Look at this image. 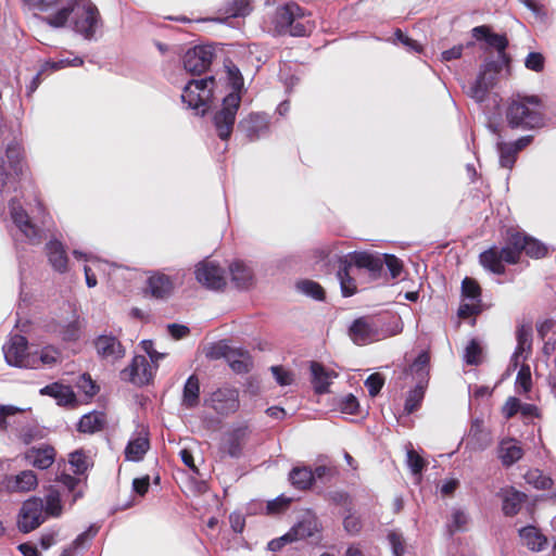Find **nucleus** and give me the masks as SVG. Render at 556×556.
<instances>
[{
  "label": "nucleus",
  "mask_w": 556,
  "mask_h": 556,
  "mask_svg": "<svg viewBox=\"0 0 556 556\" xmlns=\"http://www.w3.org/2000/svg\"><path fill=\"white\" fill-rule=\"evenodd\" d=\"M424 387L421 384V381H419L416 388L409 391L405 401L404 412L406 414L414 413L420 406L424 400Z\"/></svg>",
  "instance_id": "nucleus-41"
},
{
  "label": "nucleus",
  "mask_w": 556,
  "mask_h": 556,
  "mask_svg": "<svg viewBox=\"0 0 556 556\" xmlns=\"http://www.w3.org/2000/svg\"><path fill=\"white\" fill-rule=\"evenodd\" d=\"M231 281L236 288L247 290L254 283L252 268L241 261H235L229 265Z\"/></svg>",
  "instance_id": "nucleus-28"
},
{
  "label": "nucleus",
  "mask_w": 556,
  "mask_h": 556,
  "mask_svg": "<svg viewBox=\"0 0 556 556\" xmlns=\"http://www.w3.org/2000/svg\"><path fill=\"white\" fill-rule=\"evenodd\" d=\"M240 103L241 96L238 92H230L223 99L222 108L214 114L213 124L222 140L229 139Z\"/></svg>",
  "instance_id": "nucleus-9"
},
{
  "label": "nucleus",
  "mask_w": 556,
  "mask_h": 556,
  "mask_svg": "<svg viewBox=\"0 0 556 556\" xmlns=\"http://www.w3.org/2000/svg\"><path fill=\"white\" fill-rule=\"evenodd\" d=\"M232 349L226 341H218L205 349V356L210 359L225 358L227 361Z\"/></svg>",
  "instance_id": "nucleus-44"
},
{
  "label": "nucleus",
  "mask_w": 556,
  "mask_h": 556,
  "mask_svg": "<svg viewBox=\"0 0 556 556\" xmlns=\"http://www.w3.org/2000/svg\"><path fill=\"white\" fill-rule=\"evenodd\" d=\"M464 361L468 365H479L482 361V348L475 339L470 340L464 351Z\"/></svg>",
  "instance_id": "nucleus-45"
},
{
  "label": "nucleus",
  "mask_w": 556,
  "mask_h": 556,
  "mask_svg": "<svg viewBox=\"0 0 556 556\" xmlns=\"http://www.w3.org/2000/svg\"><path fill=\"white\" fill-rule=\"evenodd\" d=\"M43 501L39 497H30L25 501L18 514L17 528L23 533H28L38 528L46 519Z\"/></svg>",
  "instance_id": "nucleus-10"
},
{
  "label": "nucleus",
  "mask_w": 556,
  "mask_h": 556,
  "mask_svg": "<svg viewBox=\"0 0 556 556\" xmlns=\"http://www.w3.org/2000/svg\"><path fill=\"white\" fill-rule=\"evenodd\" d=\"M525 479L527 483L531 484L533 488L538 490L551 489L553 484V480L549 477L543 475V472L539 469L529 470L525 475Z\"/></svg>",
  "instance_id": "nucleus-40"
},
{
  "label": "nucleus",
  "mask_w": 556,
  "mask_h": 556,
  "mask_svg": "<svg viewBox=\"0 0 556 556\" xmlns=\"http://www.w3.org/2000/svg\"><path fill=\"white\" fill-rule=\"evenodd\" d=\"M61 351L53 345H46L31 350L30 357L34 358V366L29 368L52 367L61 361Z\"/></svg>",
  "instance_id": "nucleus-30"
},
{
  "label": "nucleus",
  "mask_w": 556,
  "mask_h": 556,
  "mask_svg": "<svg viewBox=\"0 0 556 556\" xmlns=\"http://www.w3.org/2000/svg\"><path fill=\"white\" fill-rule=\"evenodd\" d=\"M520 409V401L517 397H508L503 406V415L505 418L509 419L514 417Z\"/></svg>",
  "instance_id": "nucleus-64"
},
{
  "label": "nucleus",
  "mask_w": 556,
  "mask_h": 556,
  "mask_svg": "<svg viewBox=\"0 0 556 556\" xmlns=\"http://www.w3.org/2000/svg\"><path fill=\"white\" fill-rule=\"evenodd\" d=\"M41 395H48L56 401L60 406L72 407L76 404V395L71 387L53 382L40 389Z\"/></svg>",
  "instance_id": "nucleus-27"
},
{
  "label": "nucleus",
  "mask_w": 556,
  "mask_h": 556,
  "mask_svg": "<svg viewBox=\"0 0 556 556\" xmlns=\"http://www.w3.org/2000/svg\"><path fill=\"white\" fill-rule=\"evenodd\" d=\"M506 119L513 128L533 129L542 127L544 117L538 97H521L513 100L506 110Z\"/></svg>",
  "instance_id": "nucleus-4"
},
{
  "label": "nucleus",
  "mask_w": 556,
  "mask_h": 556,
  "mask_svg": "<svg viewBox=\"0 0 556 556\" xmlns=\"http://www.w3.org/2000/svg\"><path fill=\"white\" fill-rule=\"evenodd\" d=\"M383 384H384V378L378 372L371 374L365 380V387L367 388L368 393L371 397H375L376 395L379 394Z\"/></svg>",
  "instance_id": "nucleus-57"
},
{
  "label": "nucleus",
  "mask_w": 556,
  "mask_h": 556,
  "mask_svg": "<svg viewBox=\"0 0 556 556\" xmlns=\"http://www.w3.org/2000/svg\"><path fill=\"white\" fill-rule=\"evenodd\" d=\"M296 289L315 300H323L324 299V290L320 287L319 283L312 281V280H302L296 283Z\"/></svg>",
  "instance_id": "nucleus-47"
},
{
  "label": "nucleus",
  "mask_w": 556,
  "mask_h": 556,
  "mask_svg": "<svg viewBox=\"0 0 556 556\" xmlns=\"http://www.w3.org/2000/svg\"><path fill=\"white\" fill-rule=\"evenodd\" d=\"M184 271H177L174 277L155 271L147 280V291L155 299H167L173 293L175 286L184 282Z\"/></svg>",
  "instance_id": "nucleus-16"
},
{
  "label": "nucleus",
  "mask_w": 556,
  "mask_h": 556,
  "mask_svg": "<svg viewBox=\"0 0 556 556\" xmlns=\"http://www.w3.org/2000/svg\"><path fill=\"white\" fill-rule=\"evenodd\" d=\"M516 387L519 392H528L531 388V371L528 365H525L518 371Z\"/></svg>",
  "instance_id": "nucleus-54"
},
{
  "label": "nucleus",
  "mask_w": 556,
  "mask_h": 556,
  "mask_svg": "<svg viewBox=\"0 0 556 556\" xmlns=\"http://www.w3.org/2000/svg\"><path fill=\"white\" fill-rule=\"evenodd\" d=\"M309 369L315 392L318 394L329 392V387L333 379L338 377V374L317 362H312Z\"/></svg>",
  "instance_id": "nucleus-25"
},
{
  "label": "nucleus",
  "mask_w": 556,
  "mask_h": 556,
  "mask_svg": "<svg viewBox=\"0 0 556 556\" xmlns=\"http://www.w3.org/2000/svg\"><path fill=\"white\" fill-rule=\"evenodd\" d=\"M68 464L76 475H83L89 467V460L83 451H75L70 454Z\"/></svg>",
  "instance_id": "nucleus-46"
},
{
  "label": "nucleus",
  "mask_w": 556,
  "mask_h": 556,
  "mask_svg": "<svg viewBox=\"0 0 556 556\" xmlns=\"http://www.w3.org/2000/svg\"><path fill=\"white\" fill-rule=\"evenodd\" d=\"M468 516L462 509H454L452 513L451 523H448V530L451 533L456 531L465 530L466 525L468 523Z\"/></svg>",
  "instance_id": "nucleus-51"
},
{
  "label": "nucleus",
  "mask_w": 556,
  "mask_h": 556,
  "mask_svg": "<svg viewBox=\"0 0 556 556\" xmlns=\"http://www.w3.org/2000/svg\"><path fill=\"white\" fill-rule=\"evenodd\" d=\"M200 403V381L195 375H191L185 382L181 397V406L186 409L195 408Z\"/></svg>",
  "instance_id": "nucleus-31"
},
{
  "label": "nucleus",
  "mask_w": 556,
  "mask_h": 556,
  "mask_svg": "<svg viewBox=\"0 0 556 556\" xmlns=\"http://www.w3.org/2000/svg\"><path fill=\"white\" fill-rule=\"evenodd\" d=\"M204 404L222 416L235 414L240 406L239 391L229 387L219 388L205 399Z\"/></svg>",
  "instance_id": "nucleus-11"
},
{
  "label": "nucleus",
  "mask_w": 556,
  "mask_h": 556,
  "mask_svg": "<svg viewBox=\"0 0 556 556\" xmlns=\"http://www.w3.org/2000/svg\"><path fill=\"white\" fill-rule=\"evenodd\" d=\"M64 0H23V3L34 11L48 12L54 9L58 4L63 5Z\"/></svg>",
  "instance_id": "nucleus-50"
},
{
  "label": "nucleus",
  "mask_w": 556,
  "mask_h": 556,
  "mask_svg": "<svg viewBox=\"0 0 556 556\" xmlns=\"http://www.w3.org/2000/svg\"><path fill=\"white\" fill-rule=\"evenodd\" d=\"M227 79L231 86V92H238L241 96V89L243 88V78L237 66L233 64L226 65Z\"/></svg>",
  "instance_id": "nucleus-49"
},
{
  "label": "nucleus",
  "mask_w": 556,
  "mask_h": 556,
  "mask_svg": "<svg viewBox=\"0 0 556 556\" xmlns=\"http://www.w3.org/2000/svg\"><path fill=\"white\" fill-rule=\"evenodd\" d=\"M387 266L392 279L400 277L403 270V262L393 254H383V266Z\"/></svg>",
  "instance_id": "nucleus-52"
},
{
  "label": "nucleus",
  "mask_w": 556,
  "mask_h": 556,
  "mask_svg": "<svg viewBox=\"0 0 556 556\" xmlns=\"http://www.w3.org/2000/svg\"><path fill=\"white\" fill-rule=\"evenodd\" d=\"M98 532V528L94 527V526H90L85 532L80 533L72 543V546H70L68 548H71V552L73 549H78V548H81L84 547V545L86 544V542L90 539H92Z\"/></svg>",
  "instance_id": "nucleus-60"
},
{
  "label": "nucleus",
  "mask_w": 556,
  "mask_h": 556,
  "mask_svg": "<svg viewBox=\"0 0 556 556\" xmlns=\"http://www.w3.org/2000/svg\"><path fill=\"white\" fill-rule=\"evenodd\" d=\"M320 523L312 511H305L301 519L287 532L291 541L305 540L308 538L319 539Z\"/></svg>",
  "instance_id": "nucleus-22"
},
{
  "label": "nucleus",
  "mask_w": 556,
  "mask_h": 556,
  "mask_svg": "<svg viewBox=\"0 0 556 556\" xmlns=\"http://www.w3.org/2000/svg\"><path fill=\"white\" fill-rule=\"evenodd\" d=\"M523 455V451L515 440L502 441L498 448V457L503 465L510 466L519 460Z\"/></svg>",
  "instance_id": "nucleus-34"
},
{
  "label": "nucleus",
  "mask_w": 556,
  "mask_h": 556,
  "mask_svg": "<svg viewBox=\"0 0 556 556\" xmlns=\"http://www.w3.org/2000/svg\"><path fill=\"white\" fill-rule=\"evenodd\" d=\"M406 456L407 465L412 473L415 476L420 475L425 466L424 458L420 455H418L414 450H408Z\"/></svg>",
  "instance_id": "nucleus-58"
},
{
  "label": "nucleus",
  "mask_w": 556,
  "mask_h": 556,
  "mask_svg": "<svg viewBox=\"0 0 556 556\" xmlns=\"http://www.w3.org/2000/svg\"><path fill=\"white\" fill-rule=\"evenodd\" d=\"M149 447L150 444L148 438L139 434L128 442L125 448V457L127 460L139 462L143 458Z\"/></svg>",
  "instance_id": "nucleus-33"
},
{
  "label": "nucleus",
  "mask_w": 556,
  "mask_h": 556,
  "mask_svg": "<svg viewBox=\"0 0 556 556\" xmlns=\"http://www.w3.org/2000/svg\"><path fill=\"white\" fill-rule=\"evenodd\" d=\"M500 71L501 64L498 62L484 63L477 79L470 86L468 94L477 102L484 101L489 90L494 86L495 76Z\"/></svg>",
  "instance_id": "nucleus-15"
},
{
  "label": "nucleus",
  "mask_w": 556,
  "mask_h": 556,
  "mask_svg": "<svg viewBox=\"0 0 556 556\" xmlns=\"http://www.w3.org/2000/svg\"><path fill=\"white\" fill-rule=\"evenodd\" d=\"M505 241V247H492L480 254L481 265L496 275L505 273L504 263L516 264L521 252L532 258L547 254V247L543 242L516 228L507 229Z\"/></svg>",
  "instance_id": "nucleus-1"
},
{
  "label": "nucleus",
  "mask_w": 556,
  "mask_h": 556,
  "mask_svg": "<svg viewBox=\"0 0 556 556\" xmlns=\"http://www.w3.org/2000/svg\"><path fill=\"white\" fill-rule=\"evenodd\" d=\"M9 215L12 224L20 233L30 243L37 245L41 242L42 230L39 224L46 223L47 212L36 194H16L9 200Z\"/></svg>",
  "instance_id": "nucleus-3"
},
{
  "label": "nucleus",
  "mask_w": 556,
  "mask_h": 556,
  "mask_svg": "<svg viewBox=\"0 0 556 556\" xmlns=\"http://www.w3.org/2000/svg\"><path fill=\"white\" fill-rule=\"evenodd\" d=\"M31 350L25 337L15 334L3 345V354L7 363L11 366L29 368L34 366V358L30 357Z\"/></svg>",
  "instance_id": "nucleus-12"
},
{
  "label": "nucleus",
  "mask_w": 556,
  "mask_h": 556,
  "mask_svg": "<svg viewBox=\"0 0 556 556\" xmlns=\"http://www.w3.org/2000/svg\"><path fill=\"white\" fill-rule=\"evenodd\" d=\"M403 327L396 325L393 331L384 330L379 320L362 317L356 319L350 327V337L358 345H365L387 337L400 333Z\"/></svg>",
  "instance_id": "nucleus-8"
},
{
  "label": "nucleus",
  "mask_w": 556,
  "mask_h": 556,
  "mask_svg": "<svg viewBox=\"0 0 556 556\" xmlns=\"http://www.w3.org/2000/svg\"><path fill=\"white\" fill-rule=\"evenodd\" d=\"M214 84L215 80L212 76L189 81L181 93L182 102L189 109L194 110L197 114H205L213 96Z\"/></svg>",
  "instance_id": "nucleus-7"
},
{
  "label": "nucleus",
  "mask_w": 556,
  "mask_h": 556,
  "mask_svg": "<svg viewBox=\"0 0 556 556\" xmlns=\"http://www.w3.org/2000/svg\"><path fill=\"white\" fill-rule=\"evenodd\" d=\"M519 535L522 543L533 552L542 551L547 543L546 538L532 526L522 528L519 531Z\"/></svg>",
  "instance_id": "nucleus-32"
},
{
  "label": "nucleus",
  "mask_w": 556,
  "mask_h": 556,
  "mask_svg": "<svg viewBox=\"0 0 556 556\" xmlns=\"http://www.w3.org/2000/svg\"><path fill=\"white\" fill-rule=\"evenodd\" d=\"M464 302L458 308L462 318L478 315L481 312V288L475 279L466 277L462 282Z\"/></svg>",
  "instance_id": "nucleus-17"
},
{
  "label": "nucleus",
  "mask_w": 556,
  "mask_h": 556,
  "mask_svg": "<svg viewBox=\"0 0 556 556\" xmlns=\"http://www.w3.org/2000/svg\"><path fill=\"white\" fill-rule=\"evenodd\" d=\"M250 11V0H233L226 12L230 17H238L248 15Z\"/></svg>",
  "instance_id": "nucleus-56"
},
{
  "label": "nucleus",
  "mask_w": 556,
  "mask_h": 556,
  "mask_svg": "<svg viewBox=\"0 0 556 556\" xmlns=\"http://www.w3.org/2000/svg\"><path fill=\"white\" fill-rule=\"evenodd\" d=\"M4 483L10 492H29L38 485V478L33 470H23L8 476Z\"/></svg>",
  "instance_id": "nucleus-26"
},
{
  "label": "nucleus",
  "mask_w": 556,
  "mask_h": 556,
  "mask_svg": "<svg viewBox=\"0 0 556 556\" xmlns=\"http://www.w3.org/2000/svg\"><path fill=\"white\" fill-rule=\"evenodd\" d=\"M388 540L392 548V553L394 556H403L405 553V540L402 533L396 531H391L388 534Z\"/></svg>",
  "instance_id": "nucleus-55"
},
{
  "label": "nucleus",
  "mask_w": 556,
  "mask_h": 556,
  "mask_svg": "<svg viewBox=\"0 0 556 556\" xmlns=\"http://www.w3.org/2000/svg\"><path fill=\"white\" fill-rule=\"evenodd\" d=\"M497 151L500 154V163L502 168L511 169L516 161V154L518 153L515 152L514 146H509L508 143L505 142H498Z\"/></svg>",
  "instance_id": "nucleus-43"
},
{
  "label": "nucleus",
  "mask_w": 556,
  "mask_h": 556,
  "mask_svg": "<svg viewBox=\"0 0 556 556\" xmlns=\"http://www.w3.org/2000/svg\"><path fill=\"white\" fill-rule=\"evenodd\" d=\"M58 332L64 341H76L80 334V327L77 318L70 320L65 325H61Z\"/></svg>",
  "instance_id": "nucleus-48"
},
{
  "label": "nucleus",
  "mask_w": 556,
  "mask_h": 556,
  "mask_svg": "<svg viewBox=\"0 0 556 556\" xmlns=\"http://www.w3.org/2000/svg\"><path fill=\"white\" fill-rule=\"evenodd\" d=\"M195 279L203 287L211 290H220L226 286V274L214 261L205 260L195 266Z\"/></svg>",
  "instance_id": "nucleus-14"
},
{
  "label": "nucleus",
  "mask_w": 556,
  "mask_h": 556,
  "mask_svg": "<svg viewBox=\"0 0 556 556\" xmlns=\"http://www.w3.org/2000/svg\"><path fill=\"white\" fill-rule=\"evenodd\" d=\"M45 21L55 28L71 26L86 39L93 38L102 24L98 9L90 0H64L63 5Z\"/></svg>",
  "instance_id": "nucleus-2"
},
{
  "label": "nucleus",
  "mask_w": 556,
  "mask_h": 556,
  "mask_svg": "<svg viewBox=\"0 0 556 556\" xmlns=\"http://www.w3.org/2000/svg\"><path fill=\"white\" fill-rule=\"evenodd\" d=\"M517 348L511 357V362L514 363V367L516 368L518 365V358L527 351H530L531 348V333L526 329H520L517 334Z\"/></svg>",
  "instance_id": "nucleus-42"
},
{
  "label": "nucleus",
  "mask_w": 556,
  "mask_h": 556,
  "mask_svg": "<svg viewBox=\"0 0 556 556\" xmlns=\"http://www.w3.org/2000/svg\"><path fill=\"white\" fill-rule=\"evenodd\" d=\"M213 55V49L210 46L189 49L184 56V67L190 74L200 75L208 68Z\"/></svg>",
  "instance_id": "nucleus-20"
},
{
  "label": "nucleus",
  "mask_w": 556,
  "mask_h": 556,
  "mask_svg": "<svg viewBox=\"0 0 556 556\" xmlns=\"http://www.w3.org/2000/svg\"><path fill=\"white\" fill-rule=\"evenodd\" d=\"M472 36L477 40H485L488 46L494 48L497 51L501 66L508 62L505 49L508 41L505 36L490 33L486 26H478L472 29Z\"/></svg>",
  "instance_id": "nucleus-24"
},
{
  "label": "nucleus",
  "mask_w": 556,
  "mask_h": 556,
  "mask_svg": "<svg viewBox=\"0 0 556 556\" xmlns=\"http://www.w3.org/2000/svg\"><path fill=\"white\" fill-rule=\"evenodd\" d=\"M157 365H152L143 355H137L131 364L121 371V378L131 383L148 384L154 377Z\"/></svg>",
  "instance_id": "nucleus-13"
},
{
  "label": "nucleus",
  "mask_w": 556,
  "mask_h": 556,
  "mask_svg": "<svg viewBox=\"0 0 556 556\" xmlns=\"http://www.w3.org/2000/svg\"><path fill=\"white\" fill-rule=\"evenodd\" d=\"M55 484L51 485L46 495V505L43 511L48 516L59 517L62 514L61 497L64 492L73 493L72 503L76 502L81 496L80 492H75L77 484L80 480L68 473L62 472L56 476Z\"/></svg>",
  "instance_id": "nucleus-6"
},
{
  "label": "nucleus",
  "mask_w": 556,
  "mask_h": 556,
  "mask_svg": "<svg viewBox=\"0 0 556 556\" xmlns=\"http://www.w3.org/2000/svg\"><path fill=\"white\" fill-rule=\"evenodd\" d=\"M337 277L340 282L341 292L343 296H351L356 293V282L354 278L351 277L348 266H343L342 268H340L338 270Z\"/></svg>",
  "instance_id": "nucleus-39"
},
{
  "label": "nucleus",
  "mask_w": 556,
  "mask_h": 556,
  "mask_svg": "<svg viewBox=\"0 0 556 556\" xmlns=\"http://www.w3.org/2000/svg\"><path fill=\"white\" fill-rule=\"evenodd\" d=\"M269 117L263 113H249L238 123V131L249 141H256L269 131Z\"/></svg>",
  "instance_id": "nucleus-18"
},
{
  "label": "nucleus",
  "mask_w": 556,
  "mask_h": 556,
  "mask_svg": "<svg viewBox=\"0 0 556 556\" xmlns=\"http://www.w3.org/2000/svg\"><path fill=\"white\" fill-rule=\"evenodd\" d=\"M429 363V355L426 352L420 353L415 362L410 365L409 370L412 374L417 375L422 382L427 375V366Z\"/></svg>",
  "instance_id": "nucleus-53"
},
{
  "label": "nucleus",
  "mask_w": 556,
  "mask_h": 556,
  "mask_svg": "<svg viewBox=\"0 0 556 556\" xmlns=\"http://www.w3.org/2000/svg\"><path fill=\"white\" fill-rule=\"evenodd\" d=\"M271 372L276 379V381L280 384V386H289L292 383L293 381V378H292V375L285 370L282 367L280 366H273L271 367Z\"/></svg>",
  "instance_id": "nucleus-63"
},
{
  "label": "nucleus",
  "mask_w": 556,
  "mask_h": 556,
  "mask_svg": "<svg viewBox=\"0 0 556 556\" xmlns=\"http://www.w3.org/2000/svg\"><path fill=\"white\" fill-rule=\"evenodd\" d=\"M350 262L357 268L368 270L372 279H377L383 271V254L368 251H355L348 255Z\"/></svg>",
  "instance_id": "nucleus-21"
},
{
  "label": "nucleus",
  "mask_w": 556,
  "mask_h": 556,
  "mask_svg": "<svg viewBox=\"0 0 556 556\" xmlns=\"http://www.w3.org/2000/svg\"><path fill=\"white\" fill-rule=\"evenodd\" d=\"M105 417L102 413L92 412L84 415L78 422V430L84 433H94L102 429Z\"/></svg>",
  "instance_id": "nucleus-36"
},
{
  "label": "nucleus",
  "mask_w": 556,
  "mask_h": 556,
  "mask_svg": "<svg viewBox=\"0 0 556 556\" xmlns=\"http://www.w3.org/2000/svg\"><path fill=\"white\" fill-rule=\"evenodd\" d=\"M46 255L49 265L52 269L59 274H65L68 271V256L65 250V245L58 239H50L46 243Z\"/></svg>",
  "instance_id": "nucleus-23"
},
{
  "label": "nucleus",
  "mask_w": 556,
  "mask_h": 556,
  "mask_svg": "<svg viewBox=\"0 0 556 556\" xmlns=\"http://www.w3.org/2000/svg\"><path fill=\"white\" fill-rule=\"evenodd\" d=\"M340 409L344 414H355L358 409V401L353 394L345 395L340 402Z\"/></svg>",
  "instance_id": "nucleus-62"
},
{
  "label": "nucleus",
  "mask_w": 556,
  "mask_h": 556,
  "mask_svg": "<svg viewBox=\"0 0 556 556\" xmlns=\"http://www.w3.org/2000/svg\"><path fill=\"white\" fill-rule=\"evenodd\" d=\"M54 458L55 451L49 445L31 447L25 453L26 462L38 469L49 468L53 464Z\"/></svg>",
  "instance_id": "nucleus-29"
},
{
  "label": "nucleus",
  "mask_w": 556,
  "mask_h": 556,
  "mask_svg": "<svg viewBox=\"0 0 556 556\" xmlns=\"http://www.w3.org/2000/svg\"><path fill=\"white\" fill-rule=\"evenodd\" d=\"M276 30L280 34L305 36L312 29L303 10L296 3H288L278 8L274 18Z\"/></svg>",
  "instance_id": "nucleus-5"
},
{
  "label": "nucleus",
  "mask_w": 556,
  "mask_h": 556,
  "mask_svg": "<svg viewBox=\"0 0 556 556\" xmlns=\"http://www.w3.org/2000/svg\"><path fill=\"white\" fill-rule=\"evenodd\" d=\"M526 495L521 492H518L516 490H511L506 493L504 501H503V511L507 516H514L516 515L522 502L525 501Z\"/></svg>",
  "instance_id": "nucleus-38"
},
{
  "label": "nucleus",
  "mask_w": 556,
  "mask_h": 556,
  "mask_svg": "<svg viewBox=\"0 0 556 556\" xmlns=\"http://www.w3.org/2000/svg\"><path fill=\"white\" fill-rule=\"evenodd\" d=\"M17 176H0V203L4 199V194L9 193L11 189L16 191L18 185Z\"/></svg>",
  "instance_id": "nucleus-61"
},
{
  "label": "nucleus",
  "mask_w": 556,
  "mask_h": 556,
  "mask_svg": "<svg viewBox=\"0 0 556 556\" xmlns=\"http://www.w3.org/2000/svg\"><path fill=\"white\" fill-rule=\"evenodd\" d=\"M227 363L229 364L230 368L237 374L248 372L252 364L248 351L236 348H233L232 351L230 352L227 358Z\"/></svg>",
  "instance_id": "nucleus-35"
},
{
  "label": "nucleus",
  "mask_w": 556,
  "mask_h": 556,
  "mask_svg": "<svg viewBox=\"0 0 556 556\" xmlns=\"http://www.w3.org/2000/svg\"><path fill=\"white\" fill-rule=\"evenodd\" d=\"M97 355L104 362L114 364L122 359L126 350L117 337L113 334H100L94 340Z\"/></svg>",
  "instance_id": "nucleus-19"
},
{
  "label": "nucleus",
  "mask_w": 556,
  "mask_h": 556,
  "mask_svg": "<svg viewBox=\"0 0 556 556\" xmlns=\"http://www.w3.org/2000/svg\"><path fill=\"white\" fill-rule=\"evenodd\" d=\"M525 65L528 70L542 72L544 68V56L539 52H531L527 55Z\"/></svg>",
  "instance_id": "nucleus-59"
},
{
  "label": "nucleus",
  "mask_w": 556,
  "mask_h": 556,
  "mask_svg": "<svg viewBox=\"0 0 556 556\" xmlns=\"http://www.w3.org/2000/svg\"><path fill=\"white\" fill-rule=\"evenodd\" d=\"M289 479L296 489L306 490L314 481V473L307 467H295L291 470Z\"/></svg>",
  "instance_id": "nucleus-37"
}]
</instances>
